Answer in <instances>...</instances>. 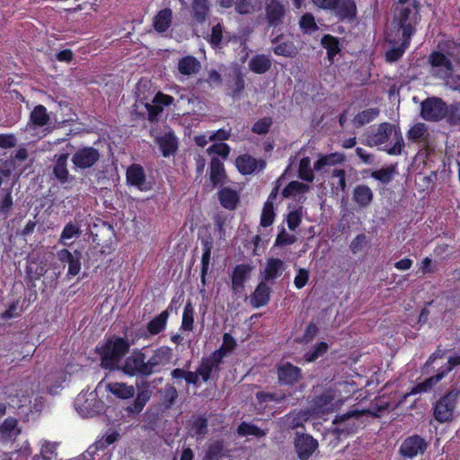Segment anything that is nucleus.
<instances>
[{"mask_svg":"<svg viewBox=\"0 0 460 460\" xmlns=\"http://www.w3.org/2000/svg\"><path fill=\"white\" fill-rule=\"evenodd\" d=\"M130 347L131 343L128 338L117 335L105 338L95 348L101 367L110 372L119 370Z\"/></svg>","mask_w":460,"mask_h":460,"instance_id":"obj_1","label":"nucleus"},{"mask_svg":"<svg viewBox=\"0 0 460 460\" xmlns=\"http://www.w3.org/2000/svg\"><path fill=\"white\" fill-rule=\"evenodd\" d=\"M456 49H460V44L454 40H446L438 43V49L431 51L428 56L427 62L436 78L446 80L452 76L454 65L451 58H456Z\"/></svg>","mask_w":460,"mask_h":460,"instance_id":"obj_2","label":"nucleus"},{"mask_svg":"<svg viewBox=\"0 0 460 460\" xmlns=\"http://www.w3.org/2000/svg\"><path fill=\"white\" fill-rule=\"evenodd\" d=\"M460 392L454 388L447 391L432 405V417L439 424H449L457 416Z\"/></svg>","mask_w":460,"mask_h":460,"instance_id":"obj_3","label":"nucleus"},{"mask_svg":"<svg viewBox=\"0 0 460 460\" xmlns=\"http://www.w3.org/2000/svg\"><path fill=\"white\" fill-rule=\"evenodd\" d=\"M312 3L326 11H332L340 22L352 21L357 16V4L354 0H311Z\"/></svg>","mask_w":460,"mask_h":460,"instance_id":"obj_4","label":"nucleus"},{"mask_svg":"<svg viewBox=\"0 0 460 460\" xmlns=\"http://www.w3.org/2000/svg\"><path fill=\"white\" fill-rule=\"evenodd\" d=\"M419 5L420 3L415 0L412 8L403 7L395 16L394 21L397 22L398 31H402V38L411 40V37L415 34L416 25L420 19Z\"/></svg>","mask_w":460,"mask_h":460,"instance_id":"obj_5","label":"nucleus"},{"mask_svg":"<svg viewBox=\"0 0 460 460\" xmlns=\"http://www.w3.org/2000/svg\"><path fill=\"white\" fill-rule=\"evenodd\" d=\"M101 159L100 151L93 146H83L72 154L71 162L75 172L93 168Z\"/></svg>","mask_w":460,"mask_h":460,"instance_id":"obj_6","label":"nucleus"},{"mask_svg":"<svg viewBox=\"0 0 460 460\" xmlns=\"http://www.w3.org/2000/svg\"><path fill=\"white\" fill-rule=\"evenodd\" d=\"M119 370L130 377H148L149 371L147 370L146 354L141 349L134 350L129 356L125 358Z\"/></svg>","mask_w":460,"mask_h":460,"instance_id":"obj_7","label":"nucleus"},{"mask_svg":"<svg viewBox=\"0 0 460 460\" xmlns=\"http://www.w3.org/2000/svg\"><path fill=\"white\" fill-rule=\"evenodd\" d=\"M447 104L439 97H428L420 103V116L426 121L438 122L447 116Z\"/></svg>","mask_w":460,"mask_h":460,"instance_id":"obj_8","label":"nucleus"},{"mask_svg":"<svg viewBox=\"0 0 460 460\" xmlns=\"http://www.w3.org/2000/svg\"><path fill=\"white\" fill-rule=\"evenodd\" d=\"M173 357L172 349L169 346H159L152 351V355L146 359L149 376L155 373H160L162 368L171 363Z\"/></svg>","mask_w":460,"mask_h":460,"instance_id":"obj_9","label":"nucleus"},{"mask_svg":"<svg viewBox=\"0 0 460 460\" xmlns=\"http://www.w3.org/2000/svg\"><path fill=\"white\" fill-rule=\"evenodd\" d=\"M278 382L283 386H294L303 378L302 369L287 361L276 366Z\"/></svg>","mask_w":460,"mask_h":460,"instance_id":"obj_10","label":"nucleus"},{"mask_svg":"<svg viewBox=\"0 0 460 460\" xmlns=\"http://www.w3.org/2000/svg\"><path fill=\"white\" fill-rule=\"evenodd\" d=\"M429 447L427 440L418 434L407 437L401 444L399 453L404 458L412 459L418 455H423Z\"/></svg>","mask_w":460,"mask_h":460,"instance_id":"obj_11","label":"nucleus"},{"mask_svg":"<svg viewBox=\"0 0 460 460\" xmlns=\"http://www.w3.org/2000/svg\"><path fill=\"white\" fill-rule=\"evenodd\" d=\"M358 413L357 411L348 412L338 416L333 424L335 425L334 433L339 438L347 437L357 432L358 428Z\"/></svg>","mask_w":460,"mask_h":460,"instance_id":"obj_12","label":"nucleus"},{"mask_svg":"<svg viewBox=\"0 0 460 460\" xmlns=\"http://www.w3.org/2000/svg\"><path fill=\"white\" fill-rule=\"evenodd\" d=\"M137 395L132 403L125 408V411L130 417L137 416L145 408L146 404L151 398L152 392L150 385L147 381H142L140 385H137Z\"/></svg>","mask_w":460,"mask_h":460,"instance_id":"obj_13","label":"nucleus"},{"mask_svg":"<svg viewBox=\"0 0 460 460\" xmlns=\"http://www.w3.org/2000/svg\"><path fill=\"white\" fill-rule=\"evenodd\" d=\"M318 441L307 433L296 434L294 447L299 460H308L318 448Z\"/></svg>","mask_w":460,"mask_h":460,"instance_id":"obj_14","label":"nucleus"},{"mask_svg":"<svg viewBox=\"0 0 460 460\" xmlns=\"http://www.w3.org/2000/svg\"><path fill=\"white\" fill-rule=\"evenodd\" d=\"M58 259L62 263H67V277H75L81 270L82 252L79 250L70 252L66 248H63L57 252Z\"/></svg>","mask_w":460,"mask_h":460,"instance_id":"obj_15","label":"nucleus"},{"mask_svg":"<svg viewBox=\"0 0 460 460\" xmlns=\"http://www.w3.org/2000/svg\"><path fill=\"white\" fill-rule=\"evenodd\" d=\"M265 14L270 27L281 25L286 15V8L280 0H266Z\"/></svg>","mask_w":460,"mask_h":460,"instance_id":"obj_16","label":"nucleus"},{"mask_svg":"<svg viewBox=\"0 0 460 460\" xmlns=\"http://www.w3.org/2000/svg\"><path fill=\"white\" fill-rule=\"evenodd\" d=\"M68 157V153L55 155V164L52 168V175L60 184H66L75 179L74 176L70 175L67 168Z\"/></svg>","mask_w":460,"mask_h":460,"instance_id":"obj_17","label":"nucleus"},{"mask_svg":"<svg viewBox=\"0 0 460 460\" xmlns=\"http://www.w3.org/2000/svg\"><path fill=\"white\" fill-rule=\"evenodd\" d=\"M394 126L389 122H383L378 125L376 130L367 137L366 145L373 147L385 144L393 132Z\"/></svg>","mask_w":460,"mask_h":460,"instance_id":"obj_18","label":"nucleus"},{"mask_svg":"<svg viewBox=\"0 0 460 460\" xmlns=\"http://www.w3.org/2000/svg\"><path fill=\"white\" fill-rule=\"evenodd\" d=\"M252 267L248 263L237 264L231 275L232 289L234 293L243 290L245 281L249 279Z\"/></svg>","mask_w":460,"mask_h":460,"instance_id":"obj_19","label":"nucleus"},{"mask_svg":"<svg viewBox=\"0 0 460 460\" xmlns=\"http://www.w3.org/2000/svg\"><path fill=\"white\" fill-rule=\"evenodd\" d=\"M221 363L222 362L212 354L208 357L202 358L197 368L204 383L208 382L212 377L213 373H217L218 376Z\"/></svg>","mask_w":460,"mask_h":460,"instance_id":"obj_20","label":"nucleus"},{"mask_svg":"<svg viewBox=\"0 0 460 460\" xmlns=\"http://www.w3.org/2000/svg\"><path fill=\"white\" fill-rule=\"evenodd\" d=\"M174 302L175 298H172L167 309L161 312L158 315L147 323L146 331L150 335H157L165 330L170 315V311L172 310V304Z\"/></svg>","mask_w":460,"mask_h":460,"instance_id":"obj_21","label":"nucleus"},{"mask_svg":"<svg viewBox=\"0 0 460 460\" xmlns=\"http://www.w3.org/2000/svg\"><path fill=\"white\" fill-rule=\"evenodd\" d=\"M164 157L174 155L178 149V139L173 132L165 133L155 138Z\"/></svg>","mask_w":460,"mask_h":460,"instance_id":"obj_22","label":"nucleus"},{"mask_svg":"<svg viewBox=\"0 0 460 460\" xmlns=\"http://www.w3.org/2000/svg\"><path fill=\"white\" fill-rule=\"evenodd\" d=\"M217 197L220 205L227 210H234L240 202L238 192L230 187L220 189L217 192Z\"/></svg>","mask_w":460,"mask_h":460,"instance_id":"obj_23","label":"nucleus"},{"mask_svg":"<svg viewBox=\"0 0 460 460\" xmlns=\"http://www.w3.org/2000/svg\"><path fill=\"white\" fill-rule=\"evenodd\" d=\"M271 289L265 281H261L251 295V305L260 308L269 304Z\"/></svg>","mask_w":460,"mask_h":460,"instance_id":"obj_24","label":"nucleus"},{"mask_svg":"<svg viewBox=\"0 0 460 460\" xmlns=\"http://www.w3.org/2000/svg\"><path fill=\"white\" fill-rule=\"evenodd\" d=\"M352 199L359 208H367L374 199L373 190L366 184H358L353 189Z\"/></svg>","mask_w":460,"mask_h":460,"instance_id":"obj_25","label":"nucleus"},{"mask_svg":"<svg viewBox=\"0 0 460 460\" xmlns=\"http://www.w3.org/2000/svg\"><path fill=\"white\" fill-rule=\"evenodd\" d=\"M126 180L128 184L137 187L140 190H145L143 185L146 182V173L142 165L133 164L126 171Z\"/></svg>","mask_w":460,"mask_h":460,"instance_id":"obj_26","label":"nucleus"},{"mask_svg":"<svg viewBox=\"0 0 460 460\" xmlns=\"http://www.w3.org/2000/svg\"><path fill=\"white\" fill-rule=\"evenodd\" d=\"M285 262L279 258H269L264 270V281H273L281 276Z\"/></svg>","mask_w":460,"mask_h":460,"instance_id":"obj_27","label":"nucleus"},{"mask_svg":"<svg viewBox=\"0 0 460 460\" xmlns=\"http://www.w3.org/2000/svg\"><path fill=\"white\" fill-rule=\"evenodd\" d=\"M107 391L119 399L128 400L134 397L136 390L127 383L111 382L107 385Z\"/></svg>","mask_w":460,"mask_h":460,"instance_id":"obj_28","label":"nucleus"},{"mask_svg":"<svg viewBox=\"0 0 460 460\" xmlns=\"http://www.w3.org/2000/svg\"><path fill=\"white\" fill-rule=\"evenodd\" d=\"M177 68L180 74L189 76L197 74L201 65L195 57L187 55L179 59Z\"/></svg>","mask_w":460,"mask_h":460,"instance_id":"obj_29","label":"nucleus"},{"mask_svg":"<svg viewBox=\"0 0 460 460\" xmlns=\"http://www.w3.org/2000/svg\"><path fill=\"white\" fill-rule=\"evenodd\" d=\"M345 161V155L338 152L329 155H320L319 158L314 164V170L322 171L325 166H332L342 164Z\"/></svg>","mask_w":460,"mask_h":460,"instance_id":"obj_30","label":"nucleus"},{"mask_svg":"<svg viewBox=\"0 0 460 460\" xmlns=\"http://www.w3.org/2000/svg\"><path fill=\"white\" fill-rule=\"evenodd\" d=\"M271 60L265 54H256L249 61V69L257 74L262 75L268 72L271 67Z\"/></svg>","mask_w":460,"mask_h":460,"instance_id":"obj_31","label":"nucleus"},{"mask_svg":"<svg viewBox=\"0 0 460 460\" xmlns=\"http://www.w3.org/2000/svg\"><path fill=\"white\" fill-rule=\"evenodd\" d=\"M172 11L170 8L160 10L154 17V29L160 33L165 32L172 24Z\"/></svg>","mask_w":460,"mask_h":460,"instance_id":"obj_32","label":"nucleus"},{"mask_svg":"<svg viewBox=\"0 0 460 460\" xmlns=\"http://www.w3.org/2000/svg\"><path fill=\"white\" fill-rule=\"evenodd\" d=\"M321 45L327 51V58L332 63L335 57L341 52V44L337 37L324 34L321 40Z\"/></svg>","mask_w":460,"mask_h":460,"instance_id":"obj_33","label":"nucleus"},{"mask_svg":"<svg viewBox=\"0 0 460 460\" xmlns=\"http://www.w3.org/2000/svg\"><path fill=\"white\" fill-rule=\"evenodd\" d=\"M445 372L443 373L440 369L438 373L432 376L426 378L424 381L418 383L414 385L411 391V394L428 393L439 383L445 377Z\"/></svg>","mask_w":460,"mask_h":460,"instance_id":"obj_34","label":"nucleus"},{"mask_svg":"<svg viewBox=\"0 0 460 460\" xmlns=\"http://www.w3.org/2000/svg\"><path fill=\"white\" fill-rule=\"evenodd\" d=\"M209 179L214 187L223 182L226 177V170L223 162L216 156H213L210 161Z\"/></svg>","mask_w":460,"mask_h":460,"instance_id":"obj_35","label":"nucleus"},{"mask_svg":"<svg viewBox=\"0 0 460 460\" xmlns=\"http://www.w3.org/2000/svg\"><path fill=\"white\" fill-rule=\"evenodd\" d=\"M172 379L179 382L183 379L188 385H192L196 387L199 386V376L200 375L198 373V369L195 372L187 371L183 368H174L171 372Z\"/></svg>","mask_w":460,"mask_h":460,"instance_id":"obj_36","label":"nucleus"},{"mask_svg":"<svg viewBox=\"0 0 460 460\" xmlns=\"http://www.w3.org/2000/svg\"><path fill=\"white\" fill-rule=\"evenodd\" d=\"M258 161L250 155H243L236 158L235 165L243 175L253 173L258 168Z\"/></svg>","mask_w":460,"mask_h":460,"instance_id":"obj_37","label":"nucleus"},{"mask_svg":"<svg viewBox=\"0 0 460 460\" xmlns=\"http://www.w3.org/2000/svg\"><path fill=\"white\" fill-rule=\"evenodd\" d=\"M411 40L402 38L397 47L391 48L385 52V59L387 63H394L398 61L410 48Z\"/></svg>","mask_w":460,"mask_h":460,"instance_id":"obj_38","label":"nucleus"},{"mask_svg":"<svg viewBox=\"0 0 460 460\" xmlns=\"http://www.w3.org/2000/svg\"><path fill=\"white\" fill-rule=\"evenodd\" d=\"M191 12L196 22H204L209 12V0H192Z\"/></svg>","mask_w":460,"mask_h":460,"instance_id":"obj_39","label":"nucleus"},{"mask_svg":"<svg viewBox=\"0 0 460 460\" xmlns=\"http://www.w3.org/2000/svg\"><path fill=\"white\" fill-rule=\"evenodd\" d=\"M30 120L37 127H44L48 125L50 120V117L46 107L42 104L36 105L31 112Z\"/></svg>","mask_w":460,"mask_h":460,"instance_id":"obj_40","label":"nucleus"},{"mask_svg":"<svg viewBox=\"0 0 460 460\" xmlns=\"http://www.w3.org/2000/svg\"><path fill=\"white\" fill-rule=\"evenodd\" d=\"M407 138L413 143L427 141L428 128L424 123L418 122L407 131Z\"/></svg>","mask_w":460,"mask_h":460,"instance_id":"obj_41","label":"nucleus"},{"mask_svg":"<svg viewBox=\"0 0 460 460\" xmlns=\"http://www.w3.org/2000/svg\"><path fill=\"white\" fill-rule=\"evenodd\" d=\"M329 350V345L325 341H320L304 354V360L307 363L314 362L323 357Z\"/></svg>","mask_w":460,"mask_h":460,"instance_id":"obj_42","label":"nucleus"},{"mask_svg":"<svg viewBox=\"0 0 460 460\" xmlns=\"http://www.w3.org/2000/svg\"><path fill=\"white\" fill-rule=\"evenodd\" d=\"M380 110L378 108H368L358 112L353 119V124L356 128L362 127L373 121L378 115Z\"/></svg>","mask_w":460,"mask_h":460,"instance_id":"obj_43","label":"nucleus"},{"mask_svg":"<svg viewBox=\"0 0 460 460\" xmlns=\"http://www.w3.org/2000/svg\"><path fill=\"white\" fill-rule=\"evenodd\" d=\"M236 432L240 437L253 436L256 438H262L266 436V431L258 426L246 421H243L239 424Z\"/></svg>","mask_w":460,"mask_h":460,"instance_id":"obj_44","label":"nucleus"},{"mask_svg":"<svg viewBox=\"0 0 460 460\" xmlns=\"http://www.w3.org/2000/svg\"><path fill=\"white\" fill-rule=\"evenodd\" d=\"M194 307L190 300H188L182 313L181 330L191 332L194 328Z\"/></svg>","mask_w":460,"mask_h":460,"instance_id":"obj_45","label":"nucleus"},{"mask_svg":"<svg viewBox=\"0 0 460 460\" xmlns=\"http://www.w3.org/2000/svg\"><path fill=\"white\" fill-rule=\"evenodd\" d=\"M309 190V186L298 181H292L287 184L282 190V196L285 199L295 196L296 194H303Z\"/></svg>","mask_w":460,"mask_h":460,"instance_id":"obj_46","label":"nucleus"},{"mask_svg":"<svg viewBox=\"0 0 460 460\" xmlns=\"http://www.w3.org/2000/svg\"><path fill=\"white\" fill-rule=\"evenodd\" d=\"M298 177L307 182H313L314 180V174L311 168V160L307 156L301 158L299 161Z\"/></svg>","mask_w":460,"mask_h":460,"instance_id":"obj_47","label":"nucleus"},{"mask_svg":"<svg viewBox=\"0 0 460 460\" xmlns=\"http://www.w3.org/2000/svg\"><path fill=\"white\" fill-rule=\"evenodd\" d=\"M298 23L301 31L306 34H312L319 29L315 18L311 13H304L300 17Z\"/></svg>","mask_w":460,"mask_h":460,"instance_id":"obj_48","label":"nucleus"},{"mask_svg":"<svg viewBox=\"0 0 460 460\" xmlns=\"http://www.w3.org/2000/svg\"><path fill=\"white\" fill-rule=\"evenodd\" d=\"M233 81L229 95L233 98L239 97L245 88L244 75L240 69L234 71Z\"/></svg>","mask_w":460,"mask_h":460,"instance_id":"obj_49","label":"nucleus"},{"mask_svg":"<svg viewBox=\"0 0 460 460\" xmlns=\"http://www.w3.org/2000/svg\"><path fill=\"white\" fill-rule=\"evenodd\" d=\"M395 143L393 146H385L383 150L390 155H402L405 143L400 129L394 131Z\"/></svg>","mask_w":460,"mask_h":460,"instance_id":"obj_50","label":"nucleus"},{"mask_svg":"<svg viewBox=\"0 0 460 460\" xmlns=\"http://www.w3.org/2000/svg\"><path fill=\"white\" fill-rule=\"evenodd\" d=\"M4 190V195L0 200V217L7 218L11 214V211L13 207V199L12 196V190L6 189Z\"/></svg>","mask_w":460,"mask_h":460,"instance_id":"obj_51","label":"nucleus"},{"mask_svg":"<svg viewBox=\"0 0 460 460\" xmlns=\"http://www.w3.org/2000/svg\"><path fill=\"white\" fill-rule=\"evenodd\" d=\"M273 52L277 56H282L286 58H292L296 55V49L293 42L287 41L281 42L273 48Z\"/></svg>","mask_w":460,"mask_h":460,"instance_id":"obj_52","label":"nucleus"},{"mask_svg":"<svg viewBox=\"0 0 460 460\" xmlns=\"http://www.w3.org/2000/svg\"><path fill=\"white\" fill-rule=\"evenodd\" d=\"M275 219L274 206L265 202L261 215V226L268 227L273 224Z\"/></svg>","mask_w":460,"mask_h":460,"instance_id":"obj_53","label":"nucleus"},{"mask_svg":"<svg viewBox=\"0 0 460 460\" xmlns=\"http://www.w3.org/2000/svg\"><path fill=\"white\" fill-rule=\"evenodd\" d=\"M394 173V169L391 166L373 171L371 172V177L384 184H387L393 180Z\"/></svg>","mask_w":460,"mask_h":460,"instance_id":"obj_54","label":"nucleus"},{"mask_svg":"<svg viewBox=\"0 0 460 460\" xmlns=\"http://www.w3.org/2000/svg\"><path fill=\"white\" fill-rule=\"evenodd\" d=\"M223 40V26L220 23L214 25L211 29L208 42L213 49H221Z\"/></svg>","mask_w":460,"mask_h":460,"instance_id":"obj_55","label":"nucleus"},{"mask_svg":"<svg viewBox=\"0 0 460 460\" xmlns=\"http://www.w3.org/2000/svg\"><path fill=\"white\" fill-rule=\"evenodd\" d=\"M272 123L270 117L261 118L252 125V131L258 135H265L270 131Z\"/></svg>","mask_w":460,"mask_h":460,"instance_id":"obj_56","label":"nucleus"},{"mask_svg":"<svg viewBox=\"0 0 460 460\" xmlns=\"http://www.w3.org/2000/svg\"><path fill=\"white\" fill-rule=\"evenodd\" d=\"M80 234V229L72 222L67 223L62 230L58 243L66 245V240L72 239L74 236Z\"/></svg>","mask_w":460,"mask_h":460,"instance_id":"obj_57","label":"nucleus"},{"mask_svg":"<svg viewBox=\"0 0 460 460\" xmlns=\"http://www.w3.org/2000/svg\"><path fill=\"white\" fill-rule=\"evenodd\" d=\"M256 399L259 404H264L263 408H265L266 404L270 402H281L284 399V396H279L275 393L261 391L256 394Z\"/></svg>","mask_w":460,"mask_h":460,"instance_id":"obj_58","label":"nucleus"},{"mask_svg":"<svg viewBox=\"0 0 460 460\" xmlns=\"http://www.w3.org/2000/svg\"><path fill=\"white\" fill-rule=\"evenodd\" d=\"M333 396L330 394H322L315 399V405L322 410L323 412L329 411L332 409Z\"/></svg>","mask_w":460,"mask_h":460,"instance_id":"obj_59","label":"nucleus"},{"mask_svg":"<svg viewBox=\"0 0 460 460\" xmlns=\"http://www.w3.org/2000/svg\"><path fill=\"white\" fill-rule=\"evenodd\" d=\"M331 178L338 179L337 185L334 187L336 191H342V192L345 191V190L347 188V181H346V172L344 169L335 168L332 172Z\"/></svg>","mask_w":460,"mask_h":460,"instance_id":"obj_60","label":"nucleus"},{"mask_svg":"<svg viewBox=\"0 0 460 460\" xmlns=\"http://www.w3.org/2000/svg\"><path fill=\"white\" fill-rule=\"evenodd\" d=\"M230 151V146L223 142L213 144L207 149L208 154H216L225 159L228 157Z\"/></svg>","mask_w":460,"mask_h":460,"instance_id":"obj_61","label":"nucleus"},{"mask_svg":"<svg viewBox=\"0 0 460 460\" xmlns=\"http://www.w3.org/2000/svg\"><path fill=\"white\" fill-rule=\"evenodd\" d=\"M119 433L116 430L107 434L104 439H101L95 442V447L97 450H104L108 446L115 443L119 438Z\"/></svg>","mask_w":460,"mask_h":460,"instance_id":"obj_62","label":"nucleus"},{"mask_svg":"<svg viewBox=\"0 0 460 460\" xmlns=\"http://www.w3.org/2000/svg\"><path fill=\"white\" fill-rule=\"evenodd\" d=\"M55 446L51 443L42 445L40 454L33 456V460H50L55 452Z\"/></svg>","mask_w":460,"mask_h":460,"instance_id":"obj_63","label":"nucleus"},{"mask_svg":"<svg viewBox=\"0 0 460 460\" xmlns=\"http://www.w3.org/2000/svg\"><path fill=\"white\" fill-rule=\"evenodd\" d=\"M309 280V270L300 268L294 279V285L297 289H302Z\"/></svg>","mask_w":460,"mask_h":460,"instance_id":"obj_64","label":"nucleus"}]
</instances>
